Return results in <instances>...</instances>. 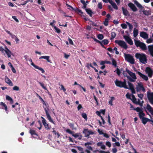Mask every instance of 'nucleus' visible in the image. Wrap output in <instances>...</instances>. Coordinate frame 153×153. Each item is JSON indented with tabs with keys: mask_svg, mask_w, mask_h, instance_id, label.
<instances>
[{
	"mask_svg": "<svg viewBox=\"0 0 153 153\" xmlns=\"http://www.w3.org/2000/svg\"><path fill=\"white\" fill-rule=\"evenodd\" d=\"M53 27L57 33H59L60 32V30L57 28L56 26H53Z\"/></svg>",
	"mask_w": 153,
	"mask_h": 153,
	"instance_id": "obj_43",
	"label": "nucleus"
},
{
	"mask_svg": "<svg viewBox=\"0 0 153 153\" xmlns=\"http://www.w3.org/2000/svg\"><path fill=\"white\" fill-rule=\"evenodd\" d=\"M147 39L146 42L148 44L152 42L153 39L152 38H149L148 39V38Z\"/></svg>",
	"mask_w": 153,
	"mask_h": 153,
	"instance_id": "obj_42",
	"label": "nucleus"
},
{
	"mask_svg": "<svg viewBox=\"0 0 153 153\" xmlns=\"http://www.w3.org/2000/svg\"><path fill=\"white\" fill-rule=\"evenodd\" d=\"M30 133L32 135H37V134H36V131L30 129Z\"/></svg>",
	"mask_w": 153,
	"mask_h": 153,
	"instance_id": "obj_38",
	"label": "nucleus"
},
{
	"mask_svg": "<svg viewBox=\"0 0 153 153\" xmlns=\"http://www.w3.org/2000/svg\"><path fill=\"white\" fill-rule=\"evenodd\" d=\"M44 126L45 128L47 129H49V127L48 124H47L46 123V120H44L43 123H42Z\"/></svg>",
	"mask_w": 153,
	"mask_h": 153,
	"instance_id": "obj_31",
	"label": "nucleus"
},
{
	"mask_svg": "<svg viewBox=\"0 0 153 153\" xmlns=\"http://www.w3.org/2000/svg\"><path fill=\"white\" fill-rule=\"evenodd\" d=\"M6 99L10 101V102L11 104H12L13 103V100L11 98L10 96L8 95L6 96Z\"/></svg>",
	"mask_w": 153,
	"mask_h": 153,
	"instance_id": "obj_35",
	"label": "nucleus"
},
{
	"mask_svg": "<svg viewBox=\"0 0 153 153\" xmlns=\"http://www.w3.org/2000/svg\"><path fill=\"white\" fill-rule=\"evenodd\" d=\"M64 57L66 59H67L70 56V55L67 54L66 53H64Z\"/></svg>",
	"mask_w": 153,
	"mask_h": 153,
	"instance_id": "obj_63",
	"label": "nucleus"
},
{
	"mask_svg": "<svg viewBox=\"0 0 153 153\" xmlns=\"http://www.w3.org/2000/svg\"><path fill=\"white\" fill-rule=\"evenodd\" d=\"M137 73L144 80L146 81H147L148 80V78L146 76L143 74L139 71H138L137 72Z\"/></svg>",
	"mask_w": 153,
	"mask_h": 153,
	"instance_id": "obj_21",
	"label": "nucleus"
},
{
	"mask_svg": "<svg viewBox=\"0 0 153 153\" xmlns=\"http://www.w3.org/2000/svg\"><path fill=\"white\" fill-rule=\"evenodd\" d=\"M126 69H126V70L125 71L123 72V74L124 77H126L127 78V76H128L127 75V73L126 72Z\"/></svg>",
	"mask_w": 153,
	"mask_h": 153,
	"instance_id": "obj_56",
	"label": "nucleus"
},
{
	"mask_svg": "<svg viewBox=\"0 0 153 153\" xmlns=\"http://www.w3.org/2000/svg\"><path fill=\"white\" fill-rule=\"evenodd\" d=\"M134 4L138 8L141 9V10L139 11L140 12H143V13L146 16H148L151 14V12L150 10H142V9L143 8V6L137 1L134 0Z\"/></svg>",
	"mask_w": 153,
	"mask_h": 153,
	"instance_id": "obj_3",
	"label": "nucleus"
},
{
	"mask_svg": "<svg viewBox=\"0 0 153 153\" xmlns=\"http://www.w3.org/2000/svg\"><path fill=\"white\" fill-rule=\"evenodd\" d=\"M66 5L67 6V8L70 10H73L74 9L71 6H70V5L68 4H66Z\"/></svg>",
	"mask_w": 153,
	"mask_h": 153,
	"instance_id": "obj_51",
	"label": "nucleus"
},
{
	"mask_svg": "<svg viewBox=\"0 0 153 153\" xmlns=\"http://www.w3.org/2000/svg\"><path fill=\"white\" fill-rule=\"evenodd\" d=\"M87 13L91 17L92 16V12L91 10L90 9H85Z\"/></svg>",
	"mask_w": 153,
	"mask_h": 153,
	"instance_id": "obj_36",
	"label": "nucleus"
},
{
	"mask_svg": "<svg viewBox=\"0 0 153 153\" xmlns=\"http://www.w3.org/2000/svg\"><path fill=\"white\" fill-rule=\"evenodd\" d=\"M96 113L99 116H100V117L101 118V119L102 120V121H103V123H104V119H103L102 117L101 116V115H100V112L99 111H97L96 112Z\"/></svg>",
	"mask_w": 153,
	"mask_h": 153,
	"instance_id": "obj_39",
	"label": "nucleus"
},
{
	"mask_svg": "<svg viewBox=\"0 0 153 153\" xmlns=\"http://www.w3.org/2000/svg\"><path fill=\"white\" fill-rule=\"evenodd\" d=\"M97 37L99 39L101 40L103 38V36L101 34H99L97 36Z\"/></svg>",
	"mask_w": 153,
	"mask_h": 153,
	"instance_id": "obj_47",
	"label": "nucleus"
},
{
	"mask_svg": "<svg viewBox=\"0 0 153 153\" xmlns=\"http://www.w3.org/2000/svg\"><path fill=\"white\" fill-rule=\"evenodd\" d=\"M145 71L149 77H152V75L153 71L150 68L147 67L146 68Z\"/></svg>",
	"mask_w": 153,
	"mask_h": 153,
	"instance_id": "obj_13",
	"label": "nucleus"
},
{
	"mask_svg": "<svg viewBox=\"0 0 153 153\" xmlns=\"http://www.w3.org/2000/svg\"><path fill=\"white\" fill-rule=\"evenodd\" d=\"M38 82L39 83V84H40V85L45 90H47L48 91L46 86H45L44 84L43 83H42V82Z\"/></svg>",
	"mask_w": 153,
	"mask_h": 153,
	"instance_id": "obj_37",
	"label": "nucleus"
},
{
	"mask_svg": "<svg viewBox=\"0 0 153 153\" xmlns=\"http://www.w3.org/2000/svg\"><path fill=\"white\" fill-rule=\"evenodd\" d=\"M123 37L125 40L130 45H132L133 44V42L131 39L127 36H124Z\"/></svg>",
	"mask_w": 153,
	"mask_h": 153,
	"instance_id": "obj_14",
	"label": "nucleus"
},
{
	"mask_svg": "<svg viewBox=\"0 0 153 153\" xmlns=\"http://www.w3.org/2000/svg\"><path fill=\"white\" fill-rule=\"evenodd\" d=\"M109 20V19H105L104 24L105 26H107L108 25Z\"/></svg>",
	"mask_w": 153,
	"mask_h": 153,
	"instance_id": "obj_44",
	"label": "nucleus"
},
{
	"mask_svg": "<svg viewBox=\"0 0 153 153\" xmlns=\"http://www.w3.org/2000/svg\"><path fill=\"white\" fill-rule=\"evenodd\" d=\"M50 58V57L49 56H41L39 57V59H46L48 62H50V60L49 59Z\"/></svg>",
	"mask_w": 153,
	"mask_h": 153,
	"instance_id": "obj_24",
	"label": "nucleus"
},
{
	"mask_svg": "<svg viewBox=\"0 0 153 153\" xmlns=\"http://www.w3.org/2000/svg\"><path fill=\"white\" fill-rule=\"evenodd\" d=\"M125 59L128 62L133 64L134 63V60L133 57L131 55L129 54H125Z\"/></svg>",
	"mask_w": 153,
	"mask_h": 153,
	"instance_id": "obj_7",
	"label": "nucleus"
},
{
	"mask_svg": "<svg viewBox=\"0 0 153 153\" xmlns=\"http://www.w3.org/2000/svg\"><path fill=\"white\" fill-rule=\"evenodd\" d=\"M143 102H144L143 101H140V100H139L138 104L140 106H142L143 104Z\"/></svg>",
	"mask_w": 153,
	"mask_h": 153,
	"instance_id": "obj_55",
	"label": "nucleus"
},
{
	"mask_svg": "<svg viewBox=\"0 0 153 153\" xmlns=\"http://www.w3.org/2000/svg\"><path fill=\"white\" fill-rule=\"evenodd\" d=\"M53 133L55 135H57V137H59V134L58 133L56 132V131L54 130V129H53Z\"/></svg>",
	"mask_w": 153,
	"mask_h": 153,
	"instance_id": "obj_53",
	"label": "nucleus"
},
{
	"mask_svg": "<svg viewBox=\"0 0 153 153\" xmlns=\"http://www.w3.org/2000/svg\"><path fill=\"white\" fill-rule=\"evenodd\" d=\"M110 99H109L108 103L111 106L113 105V101L115 99L113 97H110Z\"/></svg>",
	"mask_w": 153,
	"mask_h": 153,
	"instance_id": "obj_27",
	"label": "nucleus"
},
{
	"mask_svg": "<svg viewBox=\"0 0 153 153\" xmlns=\"http://www.w3.org/2000/svg\"><path fill=\"white\" fill-rule=\"evenodd\" d=\"M83 133L85 134V137H88L90 134H94L93 132L91 131H89L88 129H85L83 131Z\"/></svg>",
	"mask_w": 153,
	"mask_h": 153,
	"instance_id": "obj_18",
	"label": "nucleus"
},
{
	"mask_svg": "<svg viewBox=\"0 0 153 153\" xmlns=\"http://www.w3.org/2000/svg\"><path fill=\"white\" fill-rule=\"evenodd\" d=\"M130 108H131V110H134L137 111V108H134L133 105L131 104H130Z\"/></svg>",
	"mask_w": 153,
	"mask_h": 153,
	"instance_id": "obj_46",
	"label": "nucleus"
},
{
	"mask_svg": "<svg viewBox=\"0 0 153 153\" xmlns=\"http://www.w3.org/2000/svg\"><path fill=\"white\" fill-rule=\"evenodd\" d=\"M111 37L112 38H114L116 36V34L114 32H112L111 33Z\"/></svg>",
	"mask_w": 153,
	"mask_h": 153,
	"instance_id": "obj_61",
	"label": "nucleus"
},
{
	"mask_svg": "<svg viewBox=\"0 0 153 153\" xmlns=\"http://www.w3.org/2000/svg\"><path fill=\"white\" fill-rule=\"evenodd\" d=\"M97 131L100 134H103L104 133L102 130H100V129H98Z\"/></svg>",
	"mask_w": 153,
	"mask_h": 153,
	"instance_id": "obj_58",
	"label": "nucleus"
},
{
	"mask_svg": "<svg viewBox=\"0 0 153 153\" xmlns=\"http://www.w3.org/2000/svg\"><path fill=\"white\" fill-rule=\"evenodd\" d=\"M72 135L75 138H78L80 140L82 139V136L80 133H76L75 134H73Z\"/></svg>",
	"mask_w": 153,
	"mask_h": 153,
	"instance_id": "obj_25",
	"label": "nucleus"
},
{
	"mask_svg": "<svg viewBox=\"0 0 153 153\" xmlns=\"http://www.w3.org/2000/svg\"><path fill=\"white\" fill-rule=\"evenodd\" d=\"M68 41H69V43H70V44H71V45H74L73 42L72 40V39H71L69 38H68Z\"/></svg>",
	"mask_w": 153,
	"mask_h": 153,
	"instance_id": "obj_57",
	"label": "nucleus"
},
{
	"mask_svg": "<svg viewBox=\"0 0 153 153\" xmlns=\"http://www.w3.org/2000/svg\"><path fill=\"white\" fill-rule=\"evenodd\" d=\"M12 18L16 22H19V21L18 19L15 16H12Z\"/></svg>",
	"mask_w": 153,
	"mask_h": 153,
	"instance_id": "obj_60",
	"label": "nucleus"
},
{
	"mask_svg": "<svg viewBox=\"0 0 153 153\" xmlns=\"http://www.w3.org/2000/svg\"><path fill=\"white\" fill-rule=\"evenodd\" d=\"M121 26L123 29H126L127 28V26L125 24H121Z\"/></svg>",
	"mask_w": 153,
	"mask_h": 153,
	"instance_id": "obj_52",
	"label": "nucleus"
},
{
	"mask_svg": "<svg viewBox=\"0 0 153 153\" xmlns=\"http://www.w3.org/2000/svg\"><path fill=\"white\" fill-rule=\"evenodd\" d=\"M135 56L137 59H139L141 63L143 64L147 63V57L145 54L137 53L135 54Z\"/></svg>",
	"mask_w": 153,
	"mask_h": 153,
	"instance_id": "obj_2",
	"label": "nucleus"
},
{
	"mask_svg": "<svg viewBox=\"0 0 153 153\" xmlns=\"http://www.w3.org/2000/svg\"><path fill=\"white\" fill-rule=\"evenodd\" d=\"M140 36L144 39H146L149 37L148 34L144 32H141L140 33Z\"/></svg>",
	"mask_w": 153,
	"mask_h": 153,
	"instance_id": "obj_17",
	"label": "nucleus"
},
{
	"mask_svg": "<svg viewBox=\"0 0 153 153\" xmlns=\"http://www.w3.org/2000/svg\"><path fill=\"white\" fill-rule=\"evenodd\" d=\"M144 108L146 111H148L152 114L153 115V110L149 105L147 104L146 107Z\"/></svg>",
	"mask_w": 153,
	"mask_h": 153,
	"instance_id": "obj_15",
	"label": "nucleus"
},
{
	"mask_svg": "<svg viewBox=\"0 0 153 153\" xmlns=\"http://www.w3.org/2000/svg\"><path fill=\"white\" fill-rule=\"evenodd\" d=\"M98 8L100 9L102 8V4L101 2H99L98 5Z\"/></svg>",
	"mask_w": 153,
	"mask_h": 153,
	"instance_id": "obj_62",
	"label": "nucleus"
},
{
	"mask_svg": "<svg viewBox=\"0 0 153 153\" xmlns=\"http://www.w3.org/2000/svg\"><path fill=\"white\" fill-rule=\"evenodd\" d=\"M126 72L127 74L129 75L128 76H127V78L131 82H135L137 79L135 74L128 69H126Z\"/></svg>",
	"mask_w": 153,
	"mask_h": 153,
	"instance_id": "obj_4",
	"label": "nucleus"
},
{
	"mask_svg": "<svg viewBox=\"0 0 153 153\" xmlns=\"http://www.w3.org/2000/svg\"><path fill=\"white\" fill-rule=\"evenodd\" d=\"M44 108L45 110V112L46 114V116H47V119L50 122L52 123L53 124H55L54 122H53V121L52 119L51 116L49 115V114L48 113V108H46L45 107V106H44Z\"/></svg>",
	"mask_w": 153,
	"mask_h": 153,
	"instance_id": "obj_11",
	"label": "nucleus"
},
{
	"mask_svg": "<svg viewBox=\"0 0 153 153\" xmlns=\"http://www.w3.org/2000/svg\"><path fill=\"white\" fill-rule=\"evenodd\" d=\"M115 42L120 46L125 49H126L127 48V46L126 43L123 41L116 40H115Z\"/></svg>",
	"mask_w": 153,
	"mask_h": 153,
	"instance_id": "obj_8",
	"label": "nucleus"
},
{
	"mask_svg": "<svg viewBox=\"0 0 153 153\" xmlns=\"http://www.w3.org/2000/svg\"><path fill=\"white\" fill-rule=\"evenodd\" d=\"M137 111L138 113V114L140 119L144 117L145 114L143 113L142 108L137 107Z\"/></svg>",
	"mask_w": 153,
	"mask_h": 153,
	"instance_id": "obj_10",
	"label": "nucleus"
},
{
	"mask_svg": "<svg viewBox=\"0 0 153 153\" xmlns=\"http://www.w3.org/2000/svg\"><path fill=\"white\" fill-rule=\"evenodd\" d=\"M115 85L117 86L122 88L123 87L126 89H128L131 90L132 94H135V93L134 87L132 84L129 82H128V84L129 86L128 88L126 85V82L125 80L124 82H121L119 81L118 79H116L114 82Z\"/></svg>",
	"mask_w": 153,
	"mask_h": 153,
	"instance_id": "obj_1",
	"label": "nucleus"
},
{
	"mask_svg": "<svg viewBox=\"0 0 153 153\" xmlns=\"http://www.w3.org/2000/svg\"><path fill=\"white\" fill-rule=\"evenodd\" d=\"M128 5L133 11L135 12L137 10V8L132 3H129L128 4Z\"/></svg>",
	"mask_w": 153,
	"mask_h": 153,
	"instance_id": "obj_19",
	"label": "nucleus"
},
{
	"mask_svg": "<svg viewBox=\"0 0 153 153\" xmlns=\"http://www.w3.org/2000/svg\"><path fill=\"white\" fill-rule=\"evenodd\" d=\"M148 48L150 54L153 57V45H149Z\"/></svg>",
	"mask_w": 153,
	"mask_h": 153,
	"instance_id": "obj_23",
	"label": "nucleus"
},
{
	"mask_svg": "<svg viewBox=\"0 0 153 153\" xmlns=\"http://www.w3.org/2000/svg\"><path fill=\"white\" fill-rule=\"evenodd\" d=\"M97 145L98 146L100 147L102 149L105 150V146L103 144L102 142L97 143Z\"/></svg>",
	"mask_w": 153,
	"mask_h": 153,
	"instance_id": "obj_22",
	"label": "nucleus"
},
{
	"mask_svg": "<svg viewBox=\"0 0 153 153\" xmlns=\"http://www.w3.org/2000/svg\"><path fill=\"white\" fill-rule=\"evenodd\" d=\"M126 23L128 26L129 29L131 30H132L133 27L132 25L127 22H126Z\"/></svg>",
	"mask_w": 153,
	"mask_h": 153,
	"instance_id": "obj_40",
	"label": "nucleus"
},
{
	"mask_svg": "<svg viewBox=\"0 0 153 153\" xmlns=\"http://www.w3.org/2000/svg\"><path fill=\"white\" fill-rule=\"evenodd\" d=\"M0 51L5 55V54L7 55L8 58L11 57V55H13V53L11 51L7 48L5 47V49H4L2 47H0Z\"/></svg>",
	"mask_w": 153,
	"mask_h": 153,
	"instance_id": "obj_5",
	"label": "nucleus"
},
{
	"mask_svg": "<svg viewBox=\"0 0 153 153\" xmlns=\"http://www.w3.org/2000/svg\"><path fill=\"white\" fill-rule=\"evenodd\" d=\"M122 9L123 14L125 16H128V10L123 7H122Z\"/></svg>",
	"mask_w": 153,
	"mask_h": 153,
	"instance_id": "obj_32",
	"label": "nucleus"
},
{
	"mask_svg": "<svg viewBox=\"0 0 153 153\" xmlns=\"http://www.w3.org/2000/svg\"><path fill=\"white\" fill-rule=\"evenodd\" d=\"M136 89L137 91H144L145 90V89L143 87V85L142 83L141 82L138 83L137 85L136 86Z\"/></svg>",
	"mask_w": 153,
	"mask_h": 153,
	"instance_id": "obj_12",
	"label": "nucleus"
},
{
	"mask_svg": "<svg viewBox=\"0 0 153 153\" xmlns=\"http://www.w3.org/2000/svg\"><path fill=\"white\" fill-rule=\"evenodd\" d=\"M142 121V123L144 124H145L147 122L151 121V122L152 120L145 117H144L141 119Z\"/></svg>",
	"mask_w": 153,
	"mask_h": 153,
	"instance_id": "obj_26",
	"label": "nucleus"
},
{
	"mask_svg": "<svg viewBox=\"0 0 153 153\" xmlns=\"http://www.w3.org/2000/svg\"><path fill=\"white\" fill-rule=\"evenodd\" d=\"M13 90L18 91L19 90V88L17 86H15L13 88Z\"/></svg>",
	"mask_w": 153,
	"mask_h": 153,
	"instance_id": "obj_49",
	"label": "nucleus"
},
{
	"mask_svg": "<svg viewBox=\"0 0 153 153\" xmlns=\"http://www.w3.org/2000/svg\"><path fill=\"white\" fill-rule=\"evenodd\" d=\"M112 6L113 8L115 9H117V7L115 3L112 0H110L109 2Z\"/></svg>",
	"mask_w": 153,
	"mask_h": 153,
	"instance_id": "obj_30",
	"label": "nucleus"
},
{
	"mask_svg": "<svg viewBox=\"0 0 153 153\" xmlns=\"http://www.w3.org/2000/svg\"><path fill=\"white\" fill-rule=\"evenodd\" d=\"M38 97H39V99L42 102L44 105L43 107H44V106H45V107L46 108H48V104L45 103V102L44 101L43 99L39 95Z\"/></svg>",
	"mask_w": 153,
	"mask_h": 153,
	"instance_id": "obj_29",
	"label": "nucleus"
},
{
	"mask_svg": "<svg viewBox=\"0 0 153 153\" xmlns=\"http://www.w3.org/2000/svg\"><path fill=\"white\" fill-rule=\"evenodd\" d=\"M5 82L10 86L13 85V84L11 80L7 77L5 76Z\"/></svg>",
	"mask_w": 153,
	"mask_h": 153,
	"instance_id": "obj_20",
	"label": "nucleus"
},
{
	"mask_svg": "<svg viewBox=\"0 0 153 153\" xmlns=\"http://www.w3.org/2000/svg\"><path fill=\"white\" fill-rule=\"evenodd\" d=\"M82 117L85 120H87V118L86 114L85 113H83L82 114Z\"/></svg>",
	"mask_w": 153,
	"mask_h": 153,
	"instance_id": "obj_45",
	"label": "nucleus"
},
{
	"mask_svg": "<svg viewBox=\"0 0 153 153\" xmlns=\"http://www.w3.org/2000/svg\"><path fill=\"white\" fill-rule=\"evenodd\" d=\"M114 72H116L118 75L119 76L120 75V70L118 68H117V70L114 71Z\"/></svg>",
	"mask_w": 153,
	"mask_h": 153,
	"instance_id": "obj_54",
	"label": "nucleus"
},
{
	"mask_svg": "<svg viewBox=\"0 0 153 153\" xmlns=\"http://www.w3.org/2000/svg\"><path fill=\"white\" fill-rule=\"evenodd\" d=\"M135 45L137 47H139L143 50H145L147 48L146 45L143 43L141 42L139 40H134Z\"/></svg>",
	"mask_w": 153,
	"mask_h": 153,
	"instance_id": "obj_6",
	"label": "nucleus"
},
{
	"mask_svg": "<svg viewBox=\"0 0 153 153\" xmlns=\"http://www.w3.org/2000/svg\"><path fill=\"white\" fill-rule=\"evenodd\" d=\"M66 131L68 133L70 134H72V135L73 134V132L72 131H71L69 129H67V130H66Z\"/></svg>",
	"mask_w": 153,
	"mask_h": 153,
	"instance_id": "obj_64",
	"label": "nucleus"
},
{
	"mask_svg": "<svg viewBox=\"0 0 153 153\" xmlns=\"http://www.w3.org/2000/svg\"><path fill=\"white\" fill-rule=\"evenodd\" d=\"M0 104L4 105V106H3L4 107L5 111H6V113L7 114H8V111H7V105L2 102H0Z\"/></svg>",
	"mask_w": 153,
	"mask_h": 153,
	"instance_id": "obj_34",
	"label": "nucleus"
},
{
	"mask_svg": "<svg viewBox=\"0 0 153 153\" xmlns=\"http://www.w3.org/2000/svg\"><path fill=\"white\" fill-rule=\"evenodd\" d=\"M113 146H120V144L119 142H116L113 144Z\"/></svg>",
	"mask_w": 153,
	"mask_h": 153,
	"instance_id": "obj_41",
	"label": "nucleus"
},
{
	"mask_svg": "<svg viewBox=\"0 0 153 153\" xmlns=\"http://www.w3.org/2000/svg\"><path fill=\"white\" fill-rule=\"evenodd\" d=\"M131 97L133 102L135 104H138L139 100H138L137 101V99L135 98L134 96V95H132Z\"/></svg>",
	"mask_w": 153,
	"mask_h": 153,
	"instance_id": "obj_28",
	"label": "nucleus"
},
{
	"mask_svg": "<svg viewBox=\"0 0 153 153\" xmlns=\"http://www.w3.org/2000/svg\"><path fill=\"white\" fill-rule=\"evenodd\" d=\"M138 30L137 29L134 28L133 30L134 36L136 37L138 34Z\"/></svg>",
	"mask_w": 153,
	"mask_h": 153,
	"instance_id": "obj_33",
	"label": "nucleus"
},
{
	"mask_svg": "<svg viewBox=\"0 0 153 153\" xmlns=\"http://www.w3.org/2000/svg\"><path fill=\"white\" fill-rule=\"evenodd\" d=\"M102 43L106 45L108 44V41L107 39H104L102 41Z\"/></svg>",
	"mask_w": 153,
	"mask_h": 153,
	"instance_id": "obj_50",
	"label": "nucleus"
},
{
	"mask_svg": "<svg viewBox=\"0 0 153 153\" xmlns=\"http://www.w3.org/2000/svg\"><path fill=\"white\" fill-rule=\"evenodd\" d=\"M94 144V143L92 142H87L85 143V146H86L87 145H91Z\"/></svg>",
	"mask_w": 153,
	"mask_h": 153,
	"instance_id": "obj_59",
	"label": "nucleus"
},
{
	"mask_svg": "<svg viewBox=\"0 0 153 153\" xmlns=\"http://www.w3.org/2000/svg\"><path fill=\"white\" fill-rule=\"evenodd\" d=\"M147 97L150 103L153 105V93H148Z\"/></svg>",
	"mask_w": 153,
	"mask_h": 153,
	"instance_id": "obj_16",
	"label": "nucleus"
},
{
	"mask_svg": "<svg viewBox=\"0 0 153 153\" xmlns=\"http://www.w3.org/2000/svg\"><path fill=\"white\" fill-rule=\"evenodd\" d=\"M105 145L109 147L110 148L111 146V144L109 141H107L105 142Z\"/></svg>",
	"mask_w": 153,
	"mask_h": 153,
	"instance_id": "obj_48",
	"label": "nucleus"
},
{
	"mask_svg": "<svg viewBox=\"0 0 153 153\" xmlns=\"http://www.w3.org/2000/svg\"><path fill=\"white\" fill-rule=\"evenodd\" d=\"M29 61L30 62V64L31 65L33 66L34 68L36 69H38L41 71L42 73H44L45 71L42 68L35 65L33 63V62L32 60L31 59H29Z\"/></svg>",
	"mask_w": 153,
	"mask_h": 153,
	"instance_id": "obj_9",
	"label": "nucleus"
}]
</instances>
